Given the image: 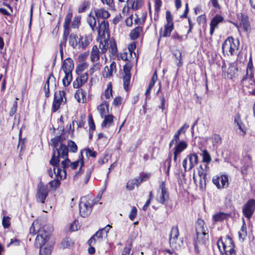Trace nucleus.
Here are the masks:
<instances>
[{
	"label": "nucleus",
	"instance_id": "nucleus-41",
	"mask_svg": "<svg viewBox=\"0 0 255 255\" xmlns=\"http://www.w3.org/2000/svg\"><path fill=\"white\" fill-rule=\"evenodd\" d=\"M131 7L134 10H137L141 7L143 4V0H131L129 1Z\"/></svg>",
	"mask_w": 255,
	"mask_h": 255
},
{
	"label": "nucleus",
	"instance_id": "nucleus-42",
	"mask_svg": "<svg viewBox=\"0 0 255 255\" xmlns=\"http://www.w3.org/2000/svg\"><path fill=\"white\" fill-rule=\"evenodd\" d=\"M131 75L130 73H127L125 74L123 77V83L124 89L126 91H128V86L130 84Z\"/></svg>",
	"mask_w": 255,
	"mask_h": 255
},
{
	"label": "nucleus",
	"instance_id": "nucleus-16",
	"mask_svg": "<svg viewBox=\"0 0 255 255\" xmlns=\"http://www.w3.org/2000/svg\"><path fill=\"white\" fill-rule=\"evenodd\" d=\"M91 12H92V15L95 17L98 23H99L100 19L105 20L110 16V13L104 8H95L94 9V13L93 14L92 11Z\"/></svg>",
	"mask_w": 255,
	"mask_h": 255
},
{
	"label": "nucleus",
	"instance_id": "nucleus-14",
	"mask_svg": "<svg viewBox=\"0 0 255 255\" xmlns=\"http://www.w3.org/2000/svg\"><path fill=\"white\" fill-rule=\"evenodd\" d=\"M234 124H235L240 130L239 133L244 136L246 134L247 129L241 119L240 113H237L234 117Z\"/></svg>",
	"mask_w": 255,
	"mask_h": 255
},
{
	"label": "nucleus",
	"instance_id": "nucleus-47",
	"mask_svg": "<svg viewBox=\"0 0 255 255\" xmlns=\"http://www.w3.org/2000/svg\"><path fill=\"white\" fill-rule=\"evenodd\" d=\"M109 50L113 55H116L117 54L118 51L117 45L114 39L110 40V46Z\"/></svg>",
	"mask_w": 255,
	"mask_h": 255
},
{
	"label": "nucleus",
	"instance_id": "nucleus-24",
	"mask_svg": "<svg viewBox=\"0 0 255 255\" xmlns=\"http://www.w3.org/2000/svg\"><path fill=\"white\" fill-rule=\"evenodd\" d=\"M91 41L92 38L90 36H80L78 40L79 48L85 49Z\"/></svg>",
	"mask_w": 255,
	"mask_h": 255
},
{
	"label": "nucleus",
	"instance_id": "nucleus-2",
	"mask_svg": "<svg viewBox=\"0 0 255 255\" xmlns=\"http://www.w3.org/2000/svg\"><path fill=\"white\" fill-rule=\"evenodd\" d=\"M48 227L40 230L35 239V245L40 248L39 255H50L52 249V243L49 242L51 233L53 230Z\"/></svg>",
	"mask_w": 255,
	"mask_h": 255
},
{
	"label": "nucleus",
	"instance_id": "nucleus-37",
	"mask_svg": "<svg viewBox=\"0 0 255 255\" xmlns=\"http://www.w3.org/2000/svg\"><path fill=\"white\" fill-rule=\"evenodd\" d=\"M239 238L241 242H243L247 235L246 225L244 220L240 231L238 232Z\"/></svg>",
	"mask_w": 255,
	"mask_h": 255
},
{
	"label": "nucleus",
	"instance_id": "nucleus-54",
	"mask_svg": "<svg viewBox=\"0 0 255 255\" xmlns=\"http://www.w3.org/2000/svg\"><path fill=\"white\" fill-rule=\"evenodd\" d=\"M90 3L88 1H84L82 4L79 6L78 11L79 12H83L86 11V9L89 8Z\"/></svg>",
	"mask_w": 255,
	"mask_h": 255
},
{
	"label": "nucleus",
	"instance_id": "nucleus-1",
	"mask_svg": "<svg viewBox=\"0 0 255 255\" xmlns=\"http://www.w3.org/2000/svg\"><path fill=\"white\" fill-rule=\"evenodd\" d=\"M64 139L61 135L57 136L50 140L51 145L53 147V154L50 163L53 166V169L50 168L48 170V174L52 177L54 173L56 176V168H58L60 162V158L68 156V149L63 143Z\"/></svg>",
	"mask_w": 255,
	"mask_h": 255
},
{
	"label": "nucleus",
	"instance_id": "nucleus-38",
	"mask_svg": "<svg viewBox=\"0 0 255 255\" xmlns=\"http://www.w3.org/2000/svg\"><path fill=\"white\" fill-rule=\"evenodd\" d=\"M113 118L114 117L112 115L105 116L104 120L102 124V127L109 128L113 123Z\"/></svg>",
	"mask_w": 255,
	"mask_h": 255
},
{
	"label": "nucleus",
	"instance_id": "nucleus-53",
	"mask_svg": "<svg viewBox=\"0 0 255 255\" xmlns=\"http://www.w3.org/2000/svg\"><path fill=\"white\" fill-rule=\"evenodd\" d=\"M203 161L207 164L209 163L211 161V156L206 150H204L202 153Z\"/></svg>",
	"mask_w": 255,
	"mask_h": 255
},
{
	"label": "nucleus",
	"instance_id": "nucleus-40",
	"mask_svg": "<svg viewBox=\"0 0 255 255\" xmlns=\"http://www.w3.org/2000/svg\"><path fill=\"white\" fill-rule=\"evenodd\" d=\"M78 37L76 35L71 34L69 37V44L73 48H76L78 47L79 48V44H78Z\"/></svg>",
	"mask_w": 255,
	"mask_h": 255
},
{
	"label": "nucleus",
	"instance_id": "nucleus-26",
	"mask_svg": "<svg viewBox=\"0 0 255 255\" xmlns=\"http://www.w3.org/2000/svg\"><path fill=\"white\" fill-rule=\"evenodd\" d=\"M196 233L208 232V229L205 226V222L203 220L198 219L195 223Z\"/></svg>",
	"mask_w": 255,
	"mask_h": 255
},
{
	"label": "nucleus",
	"instance_id": "nucleus-25",
	"mask_svg": "<svg viewBox=\"0 0 255 255\" xmlns=\"http://www.w3.org/2000/svg\"><path fill=\"white\" fill-rule=\"evenodd\" d=\"M106 237L103 234L102 231L99 230L88 241V244L90 246L95 245V238H97V241L101 242L104 238Z\"/></svg>",
	"mask_w": 255,
	"mask_h": 255
},
{
	"label": "nucleus",
	"instance_id": "nucleus-50",
	"mask_svg": "<svg viewBox=\"0 0 255 255\" xmlns=\"http://www.w3.org/2000/svg\"><path fill=\"white\" fill-rule=\"evenodd\" d=\"M57 177V179H54L52 181H51L49 183V185L51 188L56 190L57 188H58L60 185V180L62 179H60L59 177Z\"/></svg>",
	"mask_w": 255,
	"mask_h": 255
},
{
	"label": "nucleus",
	"instance_id": "nucleus-32",
	"mask_svg": "<svg viewBox=\"0 0 255 255\" xmlns=\"http://www.w3.org/2000/svg\"><path fill=\"white\" fill-rule=\"evenodd\" d=\"M46 226L48 227V229L47 230H48L50 228H52V227L45 225L43 226L42 228H39L38 222L34 221L29 229V234L32 235V236L34 235L36 233V232L38 234V232L40 231V230L42 229L44 227Z\"/></svg>",
	"mask_w": 255,
	"mask_h": 255
},
{
	"label": "nucleus",
	"instance_id": "nucleus-39",
	"mask_svg": "<svg viewBox=\"0 0 255 255\" xmlns=\"http://www.w3.org/2000/svg\"><path fill=\"white\" fill-rule=\"evenodd\" d=\"M45 86L49 88L50 86L51 87H55L56 86V81L55 78L54 77L53 73H51L47 78L45 84Z\"/></svg>",
	"mask_w": 255,
	"mask_h": 255
},
{
	"label": "nucleus",
	"instance_id": "nucleus-21",
	"mask_svg": "<svg viewBox=\"0 0 255 255\" xmlns=\"http://www.w3.org/2000/svg\"><path fill=\"white\" fill-rule=\"evenodd\" d=\"M74 69V62L72 59L67 58L64 60L62 69L64 73H72Z\"/></svg>",
	"mask_w": 255,
	"mask_h": 255
},
{
	"label": "nucleus",
	"instance_id": "nucleus-27",
	"mask_svg": "<svg viewBox=\"0 0 255 255\" xmlns=\"http://www.w3.org/2000/svg\"><path fill=\"white\" fill-rule=\"evenodd\" d=\"M86 92L83 89L78 90L75 94V98L79 103H84L86 102Z\"/></svg>",
	"mask_w": 255,
	"mask_h": 255
},
{
	"label": "nucleus",
	"instance_id": "nucleus-18",
	"mask_svg": "<svg viewBox=\"0 0 255 255\" xmlns=\"http://www.w3.org/2000/svg\"><path fill=\"white\" fill-rule=\"evenodd\" d=\"M88 78V76L87 73L78 75L73 83V87L76 89L81 87L87 82Z\"/></svg>",
	"mask_w": 255,
	"mask_h": 255
},
{
	"label": "nucleus",
	"instance_id": "nucleus-56",
	"mask_svg": "<svg viewBox=\"0 0 255 255\" xmlns=\"http://www.w3.org/2000/svg\"><path fill=\"white\" fill-rule=\"evenodd\" d=\"M80 228L79 226V222L78 220H75L71 224L69 227V230L71 231H75L78 230Z\"/></svg>",
	"mask_w": 255,
	"mask_h": 255
},
{
	"label": "nucleus",
	"instance_id": "nucleus-23",
	"mask_svg": "<svg viewBox=\"0 0 255 255\" xmlns=\"http://www.w3.org/2000/svg\"><path fill=\"white\" fill-rule=\"evenodd\" d=\"M224 20V18L220 15H216L215 16L211 21L210 22V33L212 35L215 30V28L218 24L222 22Z\"/></svg>",
	"mask_w": 255,
	"mask_h": 255
},
{
	"label": "nucleus",
	"instance_id": "nucleus-12",
	"mask_svg": "<svg viewBox=\"0 0 255 255\" xmlns=\"http://www.w3.org/2000/svg\"><path fill=\"white\" fill-rule=\"evenodd\" d=\"M228 177L226 175H222L213 178V183L218 189L227 187L228 183Z\"/></svg>",
	"mask_w": 255,
	"mask_h": 255
},
{
	"label": "nucleus",
	"instance_id": "nucleus-52",
	"mask_svg": "<svg viewBox=\"0 0 255 255\" xmlns=\"http://www.w3.org/2000/svg\"><path fill=\"white\" fill-rule=\"evenodd\" d=\"M81 16L77 15L74 17L72 22V27L73 28H78L81 23Z\"/></svg>",
	"mask_w": 255,
	"mask_h": 255
},
{
	"label": "nucleus",
	"instance_id": "nucleus-29",
	"mask_svg": "<svg viewBox=\"0 0 255 255\" xmlns=\"http://www.w3.org/2000/svg\"><path fill=\"white\" fill-rule=\"evenodd\" d=\"M116 64L113 62L111 64L110 67L106 66L104 68V71L103 72V75L106 78L110 77L113 75L114 71H116Z\"/></svg>",
	"mask_w": 255,
	"mask_h": 255
},
{
	"label": "nucleus",
	"instance_id": "nucleus-64",
	"mask_svg": "<svg viewBox=\"0 0 255 255\" xmlns=\"http://www.w3.org/2000/svg\"><path fill=\"white\" fill-rule=\"evenodd\" d=\"M71 240L70 238H66L64 239L61 242V245L64 248H66L70 246Z\"/></svg>",
	"mask_w": 255,
	"mask_h": 255
},
{
	"label": "nucleus",
	"instance_id": "nucleus-6",
	"mask_svg": "<svg viewBox=\"0 0 255 255\" xmlns=\"http://www.w3.org/2000/svg\"><path fill=\"white\" fill-rule=\"evenodd\" d=\"M196 237L194 239V249L195 252H200L199 247L206 245L208 239V232L196 233Z\"/></svg>",
	"mask_w": 255,
	"mask_h": 255
},
{
	"label": "nucleus",
	"instance_id": "nucleus-30",
	"mask_svg": "<svg viewBox=\"0 0 255 255\" xmlns=\"http://www.w3.org/2000/svg\"><path fill=\"white\" fill-rule=\"evenodd\" d=\"M231 216V214L225 213L224 212H219L214 215L212 217V219L215 222H222L224 220L227 219L228 218L230 217Z\"/></svg>",
	"mask_w": 255,
	"mask_h": 255
},
{
	"label": "nucleus",
	"instance_id": "nucleus-36",
	"mask_svg": "<svg viewBox=\"0 0 255 255\" xmlns=\"http://www.w3.org/2000/svg\"><path fill=\"white\" fill-rule=\"evenodd\" d=\"M142 30V27L140 26H137L133 29H132L130 33V37L132 40H135L137 39L139 34Z\"/></svg>",
	"mask_w": 255,
	"mask_h": 255
},
{
	"label": "nucleus",
	"instance_id": "nucleus-8",
	"mask_svg": "<svg viewBox=\"0 0 255 255\" xmlns=\"http://www.w3.org/2000/svg\"><path fill=\"white\" fill-rule=\"evenodd\" d=\"M234 244L232 238L229 236L225 238L221 237L217 242L218 247L222 254H224V252L229 249L228 247H232Z\"/></svg>",
	"mask_w": 255,
	"mask_h": 255
},
{
	"label": "nucleus",
	"instance_id": "nucleus-17",
	"mask_svg": "<svg viewBox=\"0 0 255 255\" xmlns=\"http://www.w3.org/2000/svg\"><path fill=\"white\" fill-rule=\"evenodd\" d=\"M84 157L83 156L82 151H81L80 153L79 158L77 160L70 163V167L72 169H75L78 167L79 165H80L79 170L75 174V177L78 176L81 174V173L83 172L82 167L84 166Z\"/></svg>",
	"mask_w": 255,
	"mask_h": 255
},
{
	"label": "nucleus",
	"instance_id": "nucleus-7",
	"mask_svg": "<svg viewBox=\"0 0 255 255\" xmlns=\"http://www.w3.org/2000/svg\"><path fill=\"white\" fill-rule=\"evenodd\" d=\"M169 198V193L165 187V182H162L159 185V191L156 196V200L158 203L164 205L168 200Z\"/></svg>",
	"mask_w": 255,
	"mask_h": 255
},
{
	"label": "nucleus",
	"instance_id": "nucleus-22",
	"mask_svg": "<svg viewBox=\"0 0 255 255\" xmlns=\"http://www.w3.org/2000/svg\"><path fill=\"white\" fill-rule=\"evenodd\" d=\"M144 180L143 176H138L133 179L129 180L127 184L126 187L129 191L132 190L134 188L135 186H139Z\"/></svg>",
	"mask_w": 255,
	"mask_h": 255
},
{
	"label": "nucleus",
	"instance_id": "nucleus-59",
	"mask_svg": "<svg viewBox=\"0 0 255 255\" xmlns=\"http://www.w3.org/2000/svg\"><path fill=\"white\" fill-rule=\"evenodd\" d=\"M94 169V166H92L90 168H89L86 172L85 177L84 179L85 183H87L89 181L90 178L91 177V173Z\"/></svg>",
	"mask_w": 255,
	"mask_h": 255
},
{
	"label": "nucleus",
	"instance_id": "nucleus-61",
	"mask_svg": "<svg viewBox=\"0 0 255 255\" xmlns=\"http://www.w3.org/2000/svg\"><path fill=\"white\" fill-rule=\"evenodd\" d=\"M20 240L16 238L11 239L10 242L7 245V247H9L10 246H18L20 244Z\"/></svg>",
	"mask_w": 255,
	"mask_h": 255
},
{
	"label": "nucleus",
	"instance_id": "nucleus-19",
	"mask_svg": "<svg viewBox=\"0 0 255 255\" xmlns=\"http://www.w3.org/2000/svg\"><path fill=\"white\" fill-rule=\"evenodd\" d=\"M238 18L241 21L240 26H242L244 31H247L250 27L248 15L242 13H239L238 14Z\"/></svg>",
	"mask_w": 255,
	"mask_h": 255
},
{
	"label": "nucleus",
	"instance_id": "nucleus-43",
	"mask_svg": "<svg viewBox=\"0 0 255 255\" xmlns=\"http://www.w3.org/2000/svg\"><path fill=\"white\" fill-rule=\"evenodd\" d=\"M68 149V151H70L71 152H76L78 150V147L75 142L72 140H69L68 141L67 146L65 145Z\"/></svg>",
	"mask_w": 255,
	"mask_h": 255
},
{
	"label": "nucleus",
	"instance_id": "nucleus-31",
	"mask_svg": "<svg viewBox=\"0 0 255 255\" xmlns=\"http://www.w3.org/2000/svg\"><path fill=\"white\" fill-rule=\"evenodd\" d=\"M186 158H187V160H189V168L188 169V170H189L198 163V156L196 153H192L189 154Z\"/></svg>",
	"mask_w": 255,
	"mask_h": 255
},
{
	"label": "nucleus",
	"instance_id": "nucleus-10",
	"mask_svg": "<svg viewBox=\"0 0 255 255\" xmlns=\"http://www.w3.org/2000/svg\"><path fill=\"white\" fill-rule=\"evenodd\" d=\"M255 210V199L249 200L243 207V214L248 219H250Z\"/></svg>",
	"mask_w": 255,
	"mask_h": 255
},
{
	"label": "nucleus",
	"instance_id": "nucleus-5",
	"mask_svg": "<svg viewBox=\"0 0 255 255\" xmlns=\"http://www.w3.org/2000/svg\"><path fill=\"white\" fill-rule=\"evenodd\" d=\"M239 46L238 40H235L233 37H228L223 43L222 49L223 53L229 51L231 55L234 54L235 50H238Z\"/></svg>",
	"mask_w": 255,
	"mask_h": 255
},
{
	"label": "nucleus",
	"instance_id": "nucleus-20",
	"mask_svg": "<svg viewBox=\"0 0 255 255\" xmlns=\"http://www.w3.org/2000/svg\"><path fill=\"white\" fill-rule=\"evenodd\" d=\"M208 167L207 164H204V165H201L198 168V174L200 177L199 181L200 184L202 186L204 183L206 184V175H207V171L206 169Z\"/></svg>",
	"mask_w": 255,
	"mask_h": 255
},
{
	"label": "nucleus",
	"instance_id": "nucleus-34",
	"mask_svg": "<svg viewBox=\"0 0 255 255\" xmlns=\"http://www.w3.org/2000/svg\"><path fill=\"white\" fill-rule=\"evenodd\" d=\"M176 144L173 149L174 152L179 154L187 147V143L183 140L179 141Z\"/></svg>",
	"mask_w": 255,
	"mask_h": 255
},
{
	"label": "nucleus",
	"instance_id": "nucleus-11",
	"mask_svg": "<svg viewBox=\"0 0 255 255\" xmlns=\"http://www.w3.org/2000/svg\"><path fill=\"white\" fill-rule=\"evenodd\" d=\"M65 95V93L63 91H59L58 92L55 93L52 104V111L53 112H55L59 109L62 102L63 101V98H64L66 100Z\"/></svg>",
	"mask_w": 255,
	"mask_h": 255
},
{
	"label": "nucleus",
	"instance_id": "nucleus-3",
	"mask_svg": "<svg viewBox=\"0 0 255 255\" xmlns=\"http://www.w3.org/2000/svg\"><path fill=\"white\" fill-rule=\"evenodd\" d=\"M87 22L93 31H97L99 36L105 35L106 33L109 31V22L106 20H103L96 25L97 20L95 17L92 15V12L88 15L87 18Z\"/></svg>",
	"mask_w": 255,
	"mask_h": 255
},
{
	"label": "nucleus",
	"instance_id": "nucleus-46",
	"mask_svg": "<svg viewBox=\"0 0 255 255\" xmlns=\"http://www.w3.org/2000/svg\"><path fill=\"white\" fill-rule=\"evenodd\" d=\"M88 64L87 62H84L79 64L76 68V73L78 75L82 74V72L86 70L88 67Z\"/></svg>",
	"mask_w": 255,
	"mask_h": 255
},
{
	"label": "nucleus",
	"instance_id": "nucleus-49",
	"mask_svg": "<svg viewBox=\"0 0 255 255\" xmlns=\"http://www.w3.org/2000/svg\"><path fill=\"white\" fill-rule=\"evenodd\" d=\"M97 110L99 111L102 118L105 116L106 114V110H108V105L104 104H102L97 107Z\"/></svg>",
	"mask_w": 255,
	"mask_h": 255
},
{
	"label": "nucleus",
	"instance_id": "nucleus-60",
	"mask_svg": "<svg viewBox=\"0 0 255 255\" xmlns=\"http://www.w3.org/2000/svg\"><path fill=\"white\" fill-rule=\"evenodd\" d=\"M131 245L130 244H126L122 253V255H129L131 249Z\"/></svg>",
	"mask_w": 255,
	"mask_h": 255
},
{
	"label": "nucleus",
	"instance_id": "nucleus-33",
	"mask_svg": "<svg viewBox=\"0 0 255 255\" xmlns=\"http://www.w3.org/2000/svg\"><path fill=\"white\" fill-rule=\"evenodd\" d=\"M90 58L91 61L93 62L98 61L100 58V51L96 45L93 46L91 52Z\"/></svg>",
	"mask_w": 255,
	"mask_h": 255
},
{
	"label": "nucleus",
	"instance_id": "nucleus-51",
	"mask_svg": "<svg viewBox=\"0 0 255 255\" xmlns=\"http://www.w3.org/2000/svg\"><path fill=\"white\" fill-rule=\"evenodd\" d=\"M171 158H172V154L170 153L168 155V158L166 159L164 163V165L165 166H167V169L165 171V173L167 175H169V171L170 168L171 167Z\"/></svg>",
	"mask_w": 255,
	"mask_h": 255
},
{
	"label": "nucleus",
	"instance_id": "nucleus-55",
	"mask_svg": "<svg viewBox=\"0 0 255 255\" xmlns=\"http://www.w3.org/2000/svg\"><path fill=\"white\" fill-rule=\"evenodd\" d=\"M105 95L106 99H109L112 96V87L111 83L107 85V89L105 92Z\"/></svg>",
	"mask_w": 255,
	"mask_h": 255
},
{
	"label": "nucleus",
	"instance_id": "nucleus-28",
	"mask_svg": "<svg viewBox=\"0 0 255 255\" xmlns=\"http://www.w3.org/2000/svg\"><path fill=\"white\" fill-rule=\"evenodd\" d=\"M253 68L254 67L252 57H250L247 68V73L246 75L243 77V80H245L247 79H252L253 78Z\"/></svg>",
	"mask_w": 255,
	"mask_h": 255
},
{
	"label": "nucleus",
	"instance_id": "nucleus-13",
	"mask_svg": "<svg viewBox=\"0 0 255 255\" xmlns=\"http://www.w3.org/2000/svg\"><path fill=\"white\" fill-rule=\"evenodd\" d=\"M179 235L178 227L177 226L172 227L169 235V244L171 247L175 249L177 248V241Z\"/></svg>",
	"mask_w": 255,
	"mask_h": 255
},
{
	"label": "nucleus",
	"instance_id": "nucleus-4",
	"mask_svg": "<svg viewBox=\"0 0 255 255\" xmlns=\"http://www.w3.org/2000/svg\"><path fill=\"white\" fill-rule=\"evenodd\" d=\"M95 203V202L91 199H88L86 197L82 198L79 205L81 216L83 217L89 216L91 213Z\"/></svg>",
	"mask_w": 255,
	"mask_h": 255
},
{
	"label": "nucleus",
	"instance_id": "nucleus-15",
	"mask_svg": "<svg viewBox=\"0 0 255 255\" xmlns=\"http://www.w3.org/2000/svg\"><path fill=\"white\" fill-rule=\"evenodd\" d=\"M66 158V159L61 162L62 167L63 169L59 168L58 166L57 169V174L56 176L59 177L60 179H65L66 177V172L65 168L70 166V160L67 157H65L64 158Z\"/></svg>",
	"mask_w": 255,
	"mask_h": 255
},
{
	"label": "nucleus",
	"instance_id": "nucleus-58",
	"mask_svg": "<svg viewBox=\"0 0 255 255\" xmlns=\"http://www.w3.org/2000/svg\"><path fill=\"white\" fill-rule=\"evenodd\" d=\"M68 35V32H66V30H64V32L62 36V39L61 41L59 47H63V46L64 47L66 46Z\"/></svg>",
	"mask_w": 255,
	"mask_h": 255
},
{
	"label": "nucleus",
	"instance_id": "nucleus-63",
	"mask_svg": "<svg viewBox=\"0 0 255 255\" xmlns=\"http://www.w3.org/2000/svg\"><path fill=\"white\" fill-rule=\"evenodd\" d=\"M137 214V209L135 207H132L129 215V218L131 221H133Z\"/></svg>",
	"mask_w": 255,
	"mask_h": 255
},
{
	"label": "nucleus",
	"instance_id": "nucleus-48",
	"mask_svg": "<svg viewBox=\"0 0 255 255\" xmlns=\"http://www.w3.org/2000/svg\"><path fill=\"white\" fill-rule=\"evenodd\" d=\"M212 139L213 145L214 146H218L222 143V138L219 134H214L212 137Z\"/></svg>",
	"mask_w": 255,
	"mask_h": 255
},
{
	"label": "nucleus",
	"instance_id": "nucleus-57",
	"mask_svg": "<svg viewBox=\"0 0 255 255\" xmlns=\"http://www.w3.org/2000/svg\"><path fill=\"white\" fill-rule=\"evenodd\" d=\"M2 224L4 228H8L10 224L9 217L8 216H4L2 219Z\"/></svg>",
	"mask_w": 255,
	"mask_h": 255
},
{
	"label": "nucleus",
	"instance_id": "nucleus-45",
	"mask_svg": "<svg viewBox=\"0 0 255 255\" xmlns=\"http://www.w3.org/2000/svg\"><path fill=\"white\" fill-rule=\"evenodd\" d=\"M173 29V25L171 24H165L164 26V29L162 34V36L166 37H169L171 32Z\"/></svg>",
	"mask_w": 255,
	"mask_h": 255
},
{
	"label": "nucleus",
	"instance_id": "nucleus-62",
	"mask_svg": "<svg viewBox=\"0 0 255 255\" xmlns=\"http://www.w3.org/2000/svg\"><path fill=\"white\" fill-rule=\"evenodd\" d=\"M229 249L224 252V254L226 255H235L236 252L234 250L235 245L234 244L230 247H228Z\"/></svg>",
	"mask_w": 255,
	"mask_h": 255
},
{
	"label": "nucleus",
	"instance_id": "nucleus-44",
	"mask_svg": "<svg viewBox=\"0 0 255 255\" xmlns=\"http://www.w3.org/2000/svg\"><path fill=\"white\" fill-rule=\"evenodd\" d=\"M65 76L62 80L64 86H68L72 80V73H64Z\"/></svg>",
	"mask_w": 255,
	"mask_h": 255
},
{
	"label": "nucleus",
	"instance_id": "nucleus-9",
	"mask_svg": "<svg viewBox=\"0 0 255 255\" xmlns=\"http://www.w3.org/2000/svg\"><path fill=\"white\" fill-rule=\"evenodd\" d=\"M48 194V189L47 186L40 182L38 183L37 188L36 199L37 201L44 203Z\"/></svg>",
	"mask_w": 255,
	"mask_h": 255
},
{
	"label": "nucleus",
	"instance_id": "nucleus-35",
	"mask_svg": "<svg viewBox=\"0 0 255 255\" xmlns=\"http://www.w3.org/2000/svg\"><path fill=\"white\" fill-rule=\"evenodd\" d=\"M73 16L72 11L71 9H69L68 11V13L66 16L65 18V21L64 23V29L65 30H68L70 27V24L71 22V19Z\"/></svg>",
	"mask_w": 255,
	"mask_h": 255
}]
</instances>
